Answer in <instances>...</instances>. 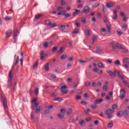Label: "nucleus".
Instances as JSON below:
<instances>
[{
	"label": "nucleus",
	"instance_id": "nucleus-1",
	"mask_svg": "<svg viewBox=\"0 0 129 129\" xmlns=\"http://www.w3.org/2000/svg\"><path fill=\"white\" fill-rule=\"evenodd\" d=\"M115 112V110H112L110 108L107 109L105 111V114L107 115V118L108 119H110V118H112L113 115H112V113H114Z\"/></svg>",
	"mask_w": 129,
	"mask_h": 129
},
{
	"label": "nucleus",
	"instance_id": "nucleus-2",
	"mask_svg": "<svg viewBox=\"0 0 129 129\" xmlns=\"http://www.w3.org/2000/svg\"><path fill=\"white\" fill-rule=\"evenodd\" d=\"M60 88V92L62 94H66L67 93V86L64 85V84H61L59 85V88Z\"/></svg>",
	"mask_w": 129,
	"mask_h": 129
},
{
	"label": "nucleus",
	"instance_id": "nucleus-3",
	"mask_svg": "<svg viewBox=\"0 0 129 129\" xmlns=\"http://www.w3.org/2000/svg\"><path fill=\"white\" fill-rule=\"evenodd\" d=\"M13 70H11L9 74V79H8V87L9 88H11V87H12V85H13V80L12 79V78H13Z\"/></svg>",
	"mask_w": 129,
	"mask_h": 129
},
{
	"label": "nucleus",
	"instance_id": "nucleus-4",
	"mask_svg": "<svg viewBox=\"0 0 129 129\" xmlns=\"http://www.w3.org/2000/svg\"><path fill=\"white\" fill-rule=\"evenodd\" d=\"M104 22L105 24H106L107 29H108V30H106V31L107 34H110V30H111V25H110V23L108 22V20H107V19L104 20Z\"/></svg>",
	"mask_w": 129,
	"mask_h": 129
},
{
	"label": "nucleus",
	"instance_id": "nucleus-5",
	"mask_svg": "<svg viewBox=\"0 0 129 129\" xmlns=\"http://www.w3.org/2000/svg\"><path fill=\"white\" fill-rule=\"evenodd\" d=\"M111 45L112 46V49H113L114 50H115L116 48L120 49H122V46L120 44H119V43H114V42H112L111 43Z\"/></svg>",
	"mask_w": 129,
	"mask_h": 129
},
{
	"label": "nucleus",
	"instance_id": "nucleus-6",
	"mask_svg": "<svg viewBox=\"0 0 129 129\" xmlns=\"http://www.w3.org/2000/svg\"><path fill=\"white\" fill-rule=\"evenodd\" d=\"M2 101L3 102V105L4 108L6 111H8V102L5 97H2Z\"/></svg>",
	"mask_w": 129,
	"mask_h": 129
},
{
	"label": "nucleus",
	"instance_id": "nucleus-7",
	"mask_svg": "<svg viewBox=\"0 0 129 129\" xmlns=\"http://www.w3.org/2000/svg\"><path fill=\"white\" fill-rule=\"evenodd\" d=\"M90 12V8L88 6H86L84 7V10H83L81 14H88Z\"/></svg>",
	"mask_w": 129,
	"mask_h": 129
},
{
	"label": "nucleus",
	"instance_id": "nucleus-8",
	"mask_svg": "<svg viewBox=\"0 0 129 129\" xmlns=\"http://www.w3.org/2000/svg\"><path fill=\"white\" fill-rule=\"evenodd\" d=\"M119 97L121 99H123L125 97V91L124 90H120Z\"/></svg>",
	"mask_w": 129,
	"mask_h": 129
},
{
	"label": "nucleus",
	"instance_id": "nucleus-9",
	"mask_svg": "<svg viewBox=\"0 0 129 129\" xmlns=\"http://www.w3.org/2000/svg\"><path fill=\"white\" fill-rule=\"evenodd\" d=\"M12 29H9L6 32V38H7V39H9V38L11 37V35H12Z\"/></svg>",
	"mask_w": 129,
	"mask_h": 129
},
{
	"label": "nucleus",
	"instance_id": "nucleus-10",
	"mask_svg": "<svg viewBox=\"0 0 129 129\" xmlns=\"http://www.w3.org/2000/svg\"><path fill=\"white\" fill-rule=\"evenodd\" d=\"M15 63L12 66V69H14L15 68V66H17V64L19 63V61H20V57H19V56H17V58L15 59Z\"/></svg>",
	"mask_w": 129,
	"mask_h": 129
},
{
	"label": "nucleus",
	"instance_id": "nucleus-11",
	"mask_svg": "<svg viewBox=\"0 0 129 129\" xmlns=\"http://www.w3.org/2000/svg\"><path fill=\"white\" fill-rule=\"evenodd\" d=\"M115 73H116V71H114V73L113 72L110 71L108 72V74L110 76H113L114 78H115L116 77V75H115Z\"/></svg>",
	"mask_w": 129,
	"mask_h": 129
},
{
	"label": "nucleus",
	"instance_id": "nucleus-12",
	"mask_svg": "<svg viewBox=\"0 0 129 129\" xmlns=\"http://www.w3.org/2000/svg\"><path fill=\"white\" fill-rule=\"evenodd\" d=\"M79 14H80V10L75 9V12L73 13V17H75L76 16H78Z\"/></svg>",
	"mask_w": 129,
	"mask_h": 129
},
{
	"label": "nucleus",
	"instance_id": "nucleus-13",
	"mask_svg": "<svg viewBox=\"0 0 129 129\" xmlns=\"http://www.w3.org/2000/svg\"><path fill=\"white\" fill-rule=\"evenodd\" d=\"M18 34H19V31L18 30V29H16L15 31H14V40L15 41H17V40H18Z\"/></svg>",
	"mask_w": 129,
	"mask_h": 129
},
{
	"label": "nucleus",
	"instance_id": "nucleus-14",
	"mask_svg": "<svg viewBox=\"0 0 129 129\" xmlns=\"http://www.w3.org/2000/svg\"><path fill=\"white\" fill-rule=\"evenodd\" d=\"M102 101H103V99L101 98V99H97V100L95 101L94 103L95 104H99V103H101V102H102Z\"/></svg>",
	"mask_w": 129,
	"mask_h": 129
},
{
	"label": "nucleus",
	"instance_id": "nucleus-15",
	"mask_svg": "<svg viewBox=\"0 0 129 129\" xmlns=\"http://www.w3.org/2000/svg\"><path fill=\"white\" fill-rule=\"evenodd\" d=\"M58 29L62 31V32H64L65 31V29H66V26L61 25L59 27Z\"/></svg>",
	"mask_w": 129,
	"mask_h": 129
},
{
	"label": "nucleus",
	"instance_id": "nucleus-16",
	"mask_svg": "<svg viewBox=\"0 0 129 129\" xmlns=\"http://www.w3.org/2000/svg\"><path fill=\"white\" fill-rule=\"evenodd\" d=\"M127 29V25H126L125 23H124L122 26V31H123V32H125Z\"/></svg>",
	"mask_w": 129,
	"mask_h": 129
},
{
	"label": "nucleus",
	"instance_id": "nucleus-17",
	"mask_svg": "<svg viewBox=\"0 0 129 129\" xmlns=\"http://www.w3.org/2000/svg\"><path fill=\"white\" fill-rule=\"evenodd\" d=\"M53 101H59V102H61V101H63V99L61 98L60 97H57L53 99Z\"/></svg>",
	"mask_w": 129,
	"mask_h": 129
},
{
	"label": "nucleus",
	"instance_id": "nucleus-18",
	"mask_svg": "<svg viewBox=\"0 0 129 129\" xmlns=\"http://www.w3.org/2000/svg\"><path fill=\"white\" fill-rule=\"evenodd\" d=\"M50 65L49 64V63H47L45 64L44 66V69L46 71H49V67Z\"/></svg>",
	"mask_w": 129,
	"mask_h": 129
},
{
	"label": "nucleus",
	"instance_id": "nucleus-19",
	"mask_svg": "<svg viewBox=\"0 0 129 129\" xmlns=\"http://www.w3.org/2000/svg\"><path fill=\"white\" fill-rule=\"evenodd\" d=\"M73 113V110L71 108H70L68 112H67V115H71V114H72Z\"/></svg>",
	"mask_w": 129,
	"mask_h": 129
},
{
	"label": "nucleus",
	"instance_id": "nucleus-20",
	"mask_svg": "<svg viewBox=\"0 0 129 129\" xmlns=\"http://www.w3.org/2000/svg\"><path fill=\"white\" fill-rule=\"evenodd\" d=\"M107 8L110 9V8H112L113 7V4L112 3H108L106 4Z\"/></svg>",
	"mask_w": 129,
	"mask_h": 129
},
{
	"label": "nucleus",
	"instance_id": "nucleus-21",
	"mask_svg": "<svg viewBox=\"0 0 129 129\" xmlns=\"http://www.w3.org/2000/svg\"><path fill=\"white\" fill-rule=\"evenodd\" d=\"M42 15L41 14H39L37 15H35V19H34V21H36V20H39V19H40V18H41V17H42Z\"/></svg>",
	"mask_w": 129,
	"mask_h": 129
},
{
	"label": "nucleus",
	"instance_id": "nucleus-22",
	"mask_svg": "<svg viewBox=\"0 0 129 129\" xmlns=\"http://www.w3.org/2000/svg\"><path fill=\"white\" fill-rule=\"evenodd\" d=\"M123 115L124 117H126L127 115H128V111L127 110H125L124 112H123Z\"/></svg>",
	"mask_w": 129,
	"mask_h": 129
},
{
	"label": "nucleus",
	"instance_id": "nucleus-23",
	"mask_svg": "<svg viewBox=\"0 0 129 129\" xmlns=\"http://www.w3.org/2000/svg\"><path fill=\"white\" fill-rule=\"evenodd\" d=\"M57 116L58 118H60V119H63V118L65 117V115H64V114L60 113L57 115Z\"/></svg>",
	"mask_w": 129,
	"mask_h": 129
},
{
	"label": "nucleus",
	"instance_id": "nucleus-24",
	"mask_svg": "<svg viewBox=\"0 0 129 129\" xmlns=\"http://www.w3.org/2000/svg\"><path fill=\"white\" fill-rule=\"evenodd\" d=\"M123 63H127L129 64V58L125 57L123 59Z\"/></svg>",
	"mask_w": 129,
	"mask_h": 129
},
{
	"label": "nucleus",
	"instance_id": "nucleus-25",
	"mask_svg": "<svg viewBox=\"0 0 129 129\" xmlns=\"http://www.w3.org/2000/svg\"><path fill=\"white\" fill-rule=\"evenodd\" d=\"M12 19H13V17H12L11 16H6L4 19V20L5 21H11Z\"/></svg>",
	"mask_w": 129,
	"mask_h": 129
},
{
	"label": "nucleus",
	"instance_id": "nucleus-26",
	"mask_svg": "<svg viewBox=\"0 0 129 129\" xmlns=\"http://www.w3.org/2000/svg\"><path fill=\"white\" fill-rule=\"evenodd\" d=\"M117 76H118V77L121 79H123V77L121 75L120 73L119 72V71L118 72H116Z\"/></svg>",
	"mask_w": 129,
	"mask_h": 129
},
{
	"label": "nucleus",
	"instance_id": "nucleus-27",
	"mask_svg": "<svg viewBox=\"0 0 129 129\" xmlns=\"http://www.w3.org/2000/svg\"><path fill=\"white\" fill-rule=\"evenodd\" d=\"M108 128H111L113 126V123L112 122L109 123L107 125Z\"/></svg>",
	"mask_w": 129,
	"mask_h": 129
},
{
	"label": "nucleus",
	"instance_id": "nucleus-28",
	"mask_svg": "<svg viewBox=\"0 0 129 129\" xmlns=\"http://www.w3.org/2000/svg\"><path fill=\"white\" fill-rule=\"evenodd\" d=\"M114 64H115V65H117V66H121V64H120V61L117 60H116L114 62Z\"/></svg>",
	"mask_w": 129,
	"mask_h": 129
},
{
	"label": "nucleus",
	"instance_id": "nucleus-29",
	"mask_svg": "<svg viewBox=\"0 0 129 129\" xmlns=\"http://www.w3.org/2000/svg\"><path fill=\"white\" fill-rule=\"evenodd\" d=\"M122 115H123V112L122 111H119L117 113V116H118V117H121V116H122Z\"/></svg>",
	"mask_w": 129,
	"mask_h": 129
},
{
	"label": "nucleus",
	"instance_id": "nucleus-30",
	"mask_svg": "<svg viewBox=\"0 0 129 129\" xmlns=\"http://www.w3.org/2000/svg\"><path fill=\"white\" fill-rule=\"evenodd\" d=\"M86 62H87V60H83L82 59L79 60V64H85V63H86Z\"/></svg>",
	"mask_w": 129,
	"mask_h": 129
},
{
	"label": "nucleus",
	"instance_id": "nucleus-31",
	"mask_svg": "<svg viewBox=\"0 0 129 129\" xmlns=\"http://www.w3.org/2000/svg\"><path fill=\"white\" fill-rule=\"evenodd\" d=\"M102 11L103 13H106V12H107V8H106L104 5H103Z\"/></svg>",
	"mask_w": 129,
	"mask_h": 129
},
{
	"label": "nucleus",
	"instance_id": "nucleus-32",
	"mask_svg": "<svg viewBox=\"0 0 129 129\" xmlns=\"http://www.w3.org/2000/svg\"><path fill=\"white\" fill-rule=\"evenodd\" d=\"M50 28H55V27H57V24L55 23H50L49 25Z\"/></svg>",
	"mask_w": 129,
	"mask_h": 129
},
{
	"label": "nucleus",
	"instance_id": "nucleus-33",
	"mask_svg": "<svg viewBox=\"0 0 129 129\" xmlns=\"http://www.w3.org/2000/svg\"><path fill=\"white\" fill-rule=\"evenodd\" d=\"M98 66L99 68L102 69L103 68V63L102 62H100L98 63Z\"/></svg>",
	"mask_w": 129,
	"mask_h": 129
},
{
	"label": "nucleus",
	"instance_id": "nucleus-34",
	"mask_svg": "<svg viewBox=\"0 0 129 129\" xmlns=\"http://www.w3.org/2000/svg\"><path fill=\"white\" fill-rule=\"evenodd\" d=\"M78 33H79V28H75L73 32V34H78Z\"/></svg>",
	"mask_w": 129,
	"mask_h": 129
},
{
	"label": "nucleus",
	"instance_id": "nucleus-35",
	"mask_svg": "<svg viewBox=\"0 0 129 129\" xmlns=\"http://www.w3.org/2000/svg\"><path fill=\"white\" fill-rule=\"evenodd\" d=\"M121 49L124 53H127V52H128V50L125 47H122Z\"/></svg>",
	"mask_w": 129,
	"mask_h": 129
},
{
	"label": "nucleus",
	"instance_id": "nucleus-36",
	"mask_svg": "<svg viewBox=\"0 0 129 129\" xmlns=\"http://www.w3.org/2000/svg\"><path fill=\"white\" fill-rule=\"evenodd\" d=\"M63 47H61L60 50L58 51H57V53L58 55H60V54H62V53H63Z\"/></svg>",
	"mask_w": 129,
	"mask_h": 129
},
{
	"label": "nucleus",
	"instance_id": "nucleus-37",
	"mask_svg": "<svg viewBox=\"0 0 129 129\" xmlns=\"http://www.w3.org/2000/svg\"><path fill=\"white\" fill-rule=\"evenodd\" d=\"M34 93L36 95H38L39 94V88H36L34 90Z\"/></svg>",
	"mask_w": 129,
	"mask_h": 129
},
{
	"label": "nucleus",
	"instance_id": "nucleus-38",
	"mask_svg": "<svg viewBox=\"0 0 129 129\" xmlns=\"http://www.w3.org/2000/svg\"><path fill=\"white\" fill-rule=\"evenodd\" d=\"M100 5V4L98 2H97L92 6V8H97V7H99Z\"/></svg>",
	"mask_w": 129,
	"mask_h": 129
},
{
	"label": "nucleus",
	"instance_id": "nucleus-39",
	"mask_svg": "<svg viewBox=\"0 0 129 129\" xmlns=\"http://www.w3.org/2000/svg\"><path fill=\"white\" fill-rule=\"evenodd\" d=\"M116 108H117V104H113L112 105V110H114Z\"/></svg>",
	"mask_w": 129,
	"mask_h": 129
},
{
	"label": "nucleus",
	"instance_id": "nucleus-40",
	"mask_svg": "<svg viewBox=\"0 0 129 129\" xmlns=\"http://www.w3.org/2000/svg\"><path fill=\"white\" fill-rule=\"evenodd\" d=\"M96 50L97 51V52H101V51H102V50L101 49V47L100 46L96 47Z\"/></svg>",
	"mask_w": 129,
	"mask_h": 129
},
{
	"label": "nucleus",
	"instance_id": "nucleus-41",
	"mask_svg": "<svg viewBox=\"0 0 129 129\" xmlns=\"http://www.w3.org/2000/svg\"><path fill=\"white\" fill-rule=\"evenodd\" d=\"M108 89V87L107 86V85H105L104 86V87H103V90L104 91H107Z\"/></svg>",
	"mask_w": 129,
	"mask_h": 129
},
{
	"label": "nucleus",
	"instance_id": "nucleus-42",
	"mask_svg": "<svg viewBox=\"0 0 129 129\" xmlns=\"http://www.w3.org/2000/svg\"><path fill=\"white\" fill-rule=\"evenodd\" d=\"M67 58V55H66V54L62 55L60 57V59H61V60H64V59H66Z\"/></svg>",
	"mask_w": 129,
	"mask_h": 129
},
{
	"label": "nucleus",
	"instance_id": "nucleus-43",
	"mask_svg": "<svg viewBox=\"0 0 129 129\" xmlns=\"http://www.w3.org/2000/svg\"><path fill=\"white\" fill-rule=\"evenodd\" d=\"M122 81L123 82V84H125V85H127L128 84V82H127V81L124 80V77H123V79H122Z\"/></svg>",
	"mask_w": 129,
	"mask_h": 129
},
{
	"label": "nucleus",
	"instance_id": "nucleus-44",
	"mask_svg": "<svg viewBox=\"0 0 129 129\" xmlns=\"http://www.w3.org/2000/svg\"><path fill=\"white\" fill-rule=\"evenodd\" d=\"M46 57H47V54L40 56V59H41V60H45V58H46Z\"/></svg>",
	"mask_w": 129,
	"mask_h": 129
},
{
	"label": "nucleus",
	"instance_id": "nucleus-45",
	"mask_svg": "<svg viewBox=\"0 0 129 129\" xmlns=\"http://www.w3.org/2000/svg\"><path fill=\"white\" fill-rule=\"evenodd\" d=\"M40 111L41 108H40V106H39L38 108L36 109L35 112L36 113H39Z\"/></svg>",
	"mask_w": 129,
	"mask_h": 129
},
{
	"label": "nucleus",
	"instance_id": "nucleus-46",
	"mask_svg": "<svg viewBox=\"0 0 129 129\" xmlns=\"http://www.w3.org/2000/svg\"><path fill=\"white\" fill-rule=\"evenodd\" d=\"M85 85H86L87 86V87H89V86H90V82H86L85 83Z\"/></svg>",
	"mask_w": 129,
	"mask_h": 129
},
{
	"label": "nucleus",
	"instance_id": "nucleus-47",
	"mask_svg": "<svg viewBox=\"0 0 129 129\" xmlns=\"http://www.w3.org/2000/svg\"><path fill=\"white\" fill-rule=\"evenodd\" d=\"M48 46H49V44H48L47 42H44V44H43L44 48H48Z\"/></svg>",
	"mask_w": 129,
	"mask_h": 129
},
{
	"label": "nucleus",
	"instance_id": "nucleus-48",
	"mask_svg": "<svg viewBox=\"0 0 129 129\" xmlns=\"http://www.w3.org/2000/svg\"><path fill=\"white\" fill-rule=\"evenodd\" d=\"M53 107H54V106H53V105H50V106H48L47 109H48L49 111H51V109H53Z\"/></svg>",
	"mask_w": 129,
	"mask_h": 129
},
{
	"label": "nucleus",
	"instance_id": "nucleus-49",
	"mask_svg": "<svg viewBox=\"0 0 129 129\" xmlns=\"http://www.w3.org/2000/svg\"><path fill=\"white\" fill-rule=\"evenodd\" d=\"M82 22L83 24H85V23H86V18L83 17V19H82Z\"/></svg>",
	"mask_w": 129,
	"mask_h": 129
},
{
	"label": "nucleus",
	"instance_id": "nucleus-50",
	"mask_svg": "<svg viewBox=\"0 0 129 129\" xmlns=\"http://www.w3.org/2000/svg\"><path fill=\"white\" fill-rule=\"evenodd\" d=\"M117 34L118 35H119V36H120V35H122V32H121V31H119V30H118L117 31Z\"/></svg>",
	"mask_w": 129,
	"mask_h": 129
},
{
	"label": "nucleus",
	"instance_id": "nucleus-51",
	"mask_svg": "<svg viewBox=\"0 0 129 129\" xmlns=\"http://www.w3.org/2000/svg\"><path fill=\"white\" fill-rule=\"evenodd\" d=\"M58 47H57V46H55L54 47H53L52 49V52H56V51H57V49Z\"/></svg>",
	"mask_w": 129,
	"mask_h": 129
},
{
	"label": "nucleus",
	"instance_id": "nucleus-52",
	"mask_svg": "<svg viewBox=\"0 0 129 129\" xmlns=\"http://www.w3.org/2000/svg\"><path fill=\"white\" fill-rule=\"evenodd\" d=\"M92 118L91 117H88L87 118H86V121H87V122H88L89 121H91V120H92Z\"/></svg>",
	"mask_w": 129,
	"mask_h": 129
},
{
	"label": "nucleus",
	"instance_id": "nucleus-53",
	"mask_svg": "<svg viewBox=\"0 0 129 129\" xmlns=\"http://www.w3.org/2000/svg\"><path fill=\"white\" fill-rule=\"evenodd\" d=\"M85 123V122L84 121V120H82L80 122V124H81V125H83V124H84Z\"/></svg>",
	"mask_w": 129,
	"mask_h": 129
},
{
	"label": "nucleus",
	"instance_id": "nucleus-54",
	"mask_svg": "<svg viewBox=\"0 0 129 129\" xmlns=\"http://www.w3.org/2000/svg\"><path fill=\"white\" fill-rule=\"evenodd\" d=\"M113 20H114V21H115V20H117V15H114V16L113 17Z\"/></svg>",
	"mask_w": 129,
	"mask_h": 129
},
{
	"label": "nucleus",
	"instance_id": "nucleus-55",
	"mask_svg": "<svg viewBox=\"0 0 129 129\" xmlns=\"http://www.w3.org/2000/svg\"><path fill=\"white\" fill-rule=\"evenodd\" d=\"M93 72L95 73L98 72V69H97V68H95V69H93Z\"/></svg>",
	"mask_w": 129,
	"mask_h": 129
},
{
	"label": "nucleus",
	"instance_id": "nucleus-56",
	"mask_svg": "<svg viewBox=\"0 0 129 129\" xmlns=\"http://www.w3.org/2000/svg\"><path fill=\"white\" fill-rule=\"evenodd\" d=\"M76 99H77V100H79L81 99V96H79V95L76 96Z\"/></svg>",
	"mask_w": 129,
	"mask_h": 129
},
{
	"label": "nucleus",
	"instance_id": "nucleus-57",
	"mask_svg": "<svg viewBox=\"0 0 129 129\" xmlns=\"http://www.w3.org/2000/svg\"><path fill=\"white\" fill-rule=\"evenodd\" d=\"M38 67V62H36L34 65H33V68L34 69H35V68H37Z\"/></svg>",
	"mask_w": 129,
	"mask_h": 129
},
{
	"label": "nucleus",
	"instance_id": "nucleus-58",
	"mask_svg": "<svg viewBox=\"0 0 129 129\" xmlns=\"http://www.w3.org/2000/svg\"><path fill=\"white\" fill-rule=\"evenodd\" d=\"M46 24L48 26H49L51 24V21H50V20H47V21H46Z\"/></svg>",
	"mask_w": 129,
	"mask_h": 129
},
{
	"label": "nucleus",
	"instance_id": "nucleus-59",
	"mask_svg": "<svg viewBox=\"0 0 129 129\" xmlns=\"http://www.w3.org/2000/svg\"><path fill=\"white\" fill-rule=\"evenodd\" d=\"M83 8V5L80 4L78 6V9H82Z\"/></svg>",
	"mask_w": 129,
	"mask_h": 129
},
{
	"label": "nucleus",
	"instance_id": "nucleus-60",
	"mask_svg": "<svg viewBox=\"0 0 129 129\" xmlns=\"http://www.w3.org/2000/svg\"><path fill=\"white\" fill-rule=\"evenodd\" d=\"M77 93L78 94H82V90H77Z\"/></svg>",
	"mask_w": 129,
	"mask_h": 129
},
{
	"label": "nucleus",
	"instance_id": "nucleus-61",
	"mask_svg": "<svg viewBox=\"0 0 129 129\" xmlns=\"http://www.w3.org/2000/svg\"><path fill=\"white\" fill-rule=\"evenodd\" d=\"M37 98H34L32 99V103H34V102H36L37 101Z\"/></svg>",
	"mask_w": 129,
	"mask_h": 129
},
{
	"label": "nucleus",
	"instance_id": "nucleus-62",
	"mask_svg": "<svg viewBox=\"0 0 129 129\" xmlns=\"http://www.w3.org/2000/svg\"><path fill=\"white\" fill-rule=\"evenodd\" d=\"M60 112H61V113H65V112H66V110L61 109H60Z\"/></svg>",
	"mask_w": 129,
	"mask_h": 129
},
{
	"label": "nucleus",
	"instance_id": "nucleus-63",
	"mask_svg": "<svg viewBox=\"0 0 129 129\" xmlns=\"http://www.w3.org/2000/svg\"><path fill=\"white\" fill-rule=\"evenodd\" d=\"M85 113L88 114L89 112H90V109H87V110H85Z\"/></svg>",
	"mask_w": 129,
	"mask_h": 129
},
{
	"label": "nucleus",
	"instance_id": "nucleus-64",
	"mask_svg": "<svg viewBox=\"0 0 129 129\" xmlns=\"http://www.w3.org/2000/svg\"><path fill=\"white\" fill-rule=\"evenodd\" d=\"M51 78L52 79H55V78H56V75H51Z\"/></svg>",
	"mask_w": 129,
	"mask_h": 129
}]
</instances>
